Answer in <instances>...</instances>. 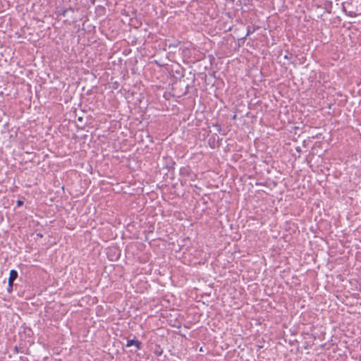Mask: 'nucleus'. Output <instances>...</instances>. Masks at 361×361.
Masks as SVG:
<instances>
[{
    "mask_svg": "<svg viewBox=\"0 0 361 361\" xmlns=\"http://www.w3.org/2000/svg\"><path fill=\"white\" fill-rule=\"evenodd\" d=\"M250 31H249V30H248V31H247V35H250Z\"/></svg>",
    "mask_w": 361,
    "mask_h": 361,
    "instance_id": "nucleus-6",
    "label": "nucleus"
},
{
    "mask_svg": "<svg viewBox=\"0 0 361 361\" xmlns=\"http://www.w3.org/2000/svg\"><path fill=\"white\" fill-rule=\"evenodd\" d=\"M15 351L18 352V348L17 347L15 348Z\"/></svg>",
    "mask_w": 361,
    "mask_h": 361,
    "instance_id": "nucleus-7",
    "label": "nucleus"
},
{
    "mask_svg": "<svg viewBox=\"0 0 361 361\" xmlns=\"http://www.w3.org/2000/svg\"><path fill=\"white\" fill-rule=\"evenodd\" d=\"M106 255L110 260H116L121 255V250H109L106 252Z\"/></svg>",
    "mask_w": 361,
    "mask_h": 361,
    "instance_id": "nucleus-1",
    "label": "nucleus"
},
{
    "mask_svg": "<svg viewBox=\"0 0 361 361\" xmlns=\"http://www.w3.org/2000/svg\"><path fill=\"white\" fill-rule=\"evenodd\" d=\"M132 345H135L137 350H140L142 348V343L135 339H130L127 341V347H130Z\"/></svg>",
    "mask_w": 361,
    "mask_h": 361,
    "instance_id": "nucleus-2",
    "label": "nucleus"
},
{
    "mask_svg": "<svg viewBox=\"0 0 361 361\" xmlns=\"http://www.w3.org/2000/svg\"><path fill=\"white\" fill-rule=\"evenodd\" d=\"M23 204V202H22L21 201H20V200H19V201L18 202V205H20V204Z\"/></svg>",
    "mask_w": 361,
    "mask_h": 361,
    "instance_id": "nucleus-4",
    "label": "nucleus"
},
{
    "mask_svg": "<svg viewBox=\"0 0 361 361\" xmlns=\"http://www.w3.org/2000/svg\"><path fill=\"white\" fill-rule=\"evenodd\" d=\"M18 272L16 270H11L8 278V286L12 288L13 281L18 278Z\"/></svg>",
    "mask_w": 361,
    "mask_h": 361,
    "instance_id": "nucleus-3",
    "label": "nucleus"
},
{
    "mask_svg": "<svg viewBox=\"0 0 361 361\" xmlns=\"http://www.w3.org/2000/svg\"><path fill=\"white\" fill-rule=\"evenodd\" d=\"M12 289V288H11L10 286L8 287V291H11V290Z\"/></svg>",
    "mask_w": 361,
    "mask_h": 361,
    "instance_id": "nucleus-5",
    "label": "nucleus"
}]
</instances>
